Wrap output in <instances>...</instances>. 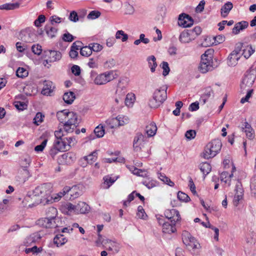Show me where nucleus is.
<instances>
[{
    "label": "nucleus",
    "mask_w": 256,
    "mask_h": 256,
    "mask_svg": "<svg viewBox=\"0 0 256 256\" xmlns=\"http://www.w3.org/2000/svg\"><path fill=\"white\" fill-rule=\"evenodd\" d=\"M177 197L182 202H188L190 200V198L188 194L180 191L178 192Z\"/></svg>",
    "instance_id": "obj_50"
},
{
    "label": "nucleus",
    "mask_w": 256,
    "mask_h": 256,
    "mask_svg": "<svg viewBox=\"0 0 256 256\" xmlns=\"http://www.w3.org/2000/svg\"><path fill=\"white\" fill-rule=\"evenodd\" d=\"M118 178V176L112 178L109 176H105L104 178V184H106V188H108Z\"/></svg>",
    "instance_id": "obj_41"
},
{
    "label": "nucleus",
    "mask_w": 256,
    "mask_h": 256,
    "mask_svg": "<svg viewBox=\"0 0 256 256\" xmlns=\"http://www.w3.org/2000/svg\"><path fill=\"white\" fill-rule=\"evenodd\" d=\"M69 190V186H66L64 188L62 191L56 194H53L52 196L54 202H58L61 198L64 196L66 193L68 192Z\"/></svg>",
    "instance_id": "obj_34"
},
{
    "label": "nucleus",
    "mask_w": 256,
    "mask_h": 256,
    "mask_svg": "<svg viewBox=\"0 0 256 256\" xmlns=\"http://www.w3.org/2000/svg\"><path fill=\"white\" fill-rule=\"evenodd\" d=\"M214 42H212V44L217 45L224 42L225 40V37L223 35H218L215 36H212Z\"/></svg>",
    "instance_id": "obj_51"
},
{
    "label": "nucleus",
    "mask_w": 256,
    "mask_h": 256,
    "mask_svg": "<svg viewBox=\"0 0 256 256\" xmlns=\"http://www.w3.org/2000/svg\"><path fill=\"white\" fill-rule=\"evenodd\" d=\"M88 66L92 68H98V59L94 58H90L89 59L87 64Z\"/></svg>",
    "instance_id": "obj_57"
},
{
    "label": "nucleus",
    "mask_w": 256,
    "mask_h": 256,
    "mask_svg": "<svg viewBox=\"0 0 256 256\" xmlns=\"http://www.w3.org/2000/svg\"><path fill=\"white\" fill-rule=\"evenodd\" d=\"M158 178L165 184L170 186H174V182L163 174H159Z\"/></svg>",
    "instance_id": "obj_44"
},
{
    "label": "nucleus",
    "mask_w": 256,
    "mask_h": 256,
    "mask_svg": "<svg viewBox=\"0 0 256 256\" xmlns=\"http://www.w3.org/2000/svg\"><path fill=\"white\" fill-rule=\"evenodd\" d=\"M76 98L75 94L72 92H66L63 96V100L68 104H71Z\"/></svg>",
    "instance_id": "obj_31"
},
{
    "label": "nucleus",
    "mask_w": 256,
    "mask_h": 256,
    "mask_svg": "<svg viewBox=\"0 0 256 256\" xmlns=\"http://www.w3.org/2000/svg\"><path fill=\"white\" fill-rule=\"evenodd\" d=\"M118 120V127L124 126L128 124L130 122L129 118L126 116L118 115L116 116Z\"/></svg>",
    "instance_id": "obj_38"
},
{
    "label": "nucleus",
    "mask_w": 256,
    "mask_h": 256,
    "mask_svg": "<svg viewBox=\"0 0 256 256\" xmlns=\"http://www.w3.org/2000/svg\"><path fill=\"white\" fill-rule=\"evenodd\" d=\"M162 68L163 70L162 74L164 76H167L170 71L168 64L166 62H163L162 63Z\"/></svg>",
    "instance_id": "obj_63"
},
{
    "label": "nucleus",
    "mask_w": 256,
    "mask_h": 256,
    "mask_svg": "<svg viewBox=\"0 0 256 256\" xmlns=\"http://www.w3.org/2000/svg\"><path fill=\"white\" fill-rule=\"evenodd\" d=\"M241 48L242 46H236L235 50L230 54L227 60L229 66H234L237 64L238 61L242 56Z\"/></svg>",
    "instance_id": "obj_9"
},
{
    "label": "nucleus",
    "mask_w": 256,
    "mask_h": 256,
    "mask_svg": "<svg viewBox=\"0 0 256 256\" xmlns=\"http://www.w3.org/2000/svg\"><path fill=\"white\" fill-rule=\"evenodd\" d=\"M19 36L22 41L26 42H32L36 39L35 30L32 28H27L22 30Z\"/></svg>",
    "instance_id": "obj_7"
},
{
    "label": "nucleus",
    "mask_w": 256,
    "mask_h": 256,
    "mask_svg": "<svg viewBox=\"0 0 256 256\" xmlns=\"http://www.w3.org/2000/svg\"><path fill=\"white\" fill-rule=\"evenodd\" d=\"M147 60L148 61V66L150 68V71L154 72L157 66L156 58L154 56H150L147 58Z\"/></svg>",
    "instance_id": "obj_39"
},
{
    "label": "nucleus",
    "mask_w": 256,
    "mask_h": 256,
    "mask_svg": "<svg viewBox=\"0 0 256 256\" xmlns=\"http://www.w3.org/2000/svg\"><path fill=\"white\" fill-rule=\"evenodd\" d=\"M48 142V140L45 139L43 140L42 144L40 145H38L34 148V150L38 152H42L46 147Z\"/></svg>",
    "instance_id": "obj_60"
},
{
    "label": "nucleus",
    "mask_w": 256,
    "mask_h": 256,
    "mask_svg": "<svg viewBox=\"0 0 256 256\" xmlns=\"http://www.w3.org/2000/svg\"><path fill=\"white\" fill-rule=\"evenodd\" d=\"M105 126L110 128H118V120L116 117L110 118H108L105 122Z\"/></svg>",
    "instance_id": "obj_33"
},
{
    "label": "nucleus",
    "mask_w": 256,
    "mask_h": 256,
    "mask_svg": "<svg viewBox=\"0 0 256 256\" xmlns=\"http://www.w3.org/2000/svg\"><path fill=\"white\" fill-rule=\"evenodd\" d=\"M94 133L97 138L102 137L104 134V126L101 124L96 126L94 130Z\"/></svg>",
    "instance_id": "obj_46"
},
{
    "label": "nucleus",
    "mask_w": 256,
    "mask_h": 256,
    "mask_svg": "<svg viewBox=\"0 0 256 256\" xmlns=\"http://www.w3.org/2000/svg\"><path fill=\"white\" fill-rule=\"evenodd\" d=\"M242 90L244 91V90ZM245 90L247 92V93L245 97L241 98L240 102L242 104H244L246 102H248L250 98L252 96V94L253 93L252 89H247L246 90Z\"/></svg>",
    "instance_id": "obj_52"
},
{
    "label": "nucleus",
    "mask_w": 256,
    "mask_h": 256,
    "mask_svg": "<svg viewBox=\"0 0 256 256\" xmlns=\"http://www.w3.org/2000/svg\"><path fill=\"white\" fill-rule=\"evenodd\" d=\"M32 238V241L35 244L36 242H38L40 241L42 239V236L40 232H36L33 233L30 235Z\"/></svg>",
    "instance_id": "obj_62"
},
{
    "label": "nucleus",
    "mask_w": 256,
    "mask_h": 256,
    "mask_svg": "<svg viewBox=\"0 0 256 256\" xmlns=\"http://www.w3.org/2000/svg\"><path fill=\"white\" fill-rule=\"evenodd\" d=\"M126 92V86L122 83V80H120L118 84V88L116 90V96L124 97Z\"/></svg>",
    "instance_id": "obj_26"
},
{
    "label": "nucleus",
    "mask_w": 256,
    "mask_h": 256,
    "mask_svg": "<svg viewBox=\"0 0 256 256\" xmlns=\"http://www.w3.org/2000/svg\"><path fill=\"white\" fill-rule=\"evenodd\" d=\"M76 159V154L72 152L64 153L58 158V162L62 164L72 163Z\"/></svg>",
    "instance_id": "obj_10"
},
{
    "label": "nucleus",
    "mask_w": 256,
    "mask_h": 256,
    "mask_svg": "<svg viewBox=\"0 0 256 256\" xmlns=\"http://www.w3.org/2000/svg\"><path fill=\"white\" fill-rule=\"evenodd\" d=\"M68 192H70V195L72 198L74 199L82 194V186L78 184L72 187H69Z\"/></svg>",
    "instance_id": "obj_17"
},
{
    "label": "nucleus",
    "mask_w": 256,
    "mask_h": 256,
    "mask_svg": "<svg viewBox=\"0 0 256 256\" xmlns=\"http://www.w3.org/2000/svg\"><path fill=\"white\" fill-rule=\"evenodd\" d=\"M116 64V60L114 58H110L104 63V66L106 68L110 69L114 68Z\"/></svg>",
    "instance_id": "obj_54"
},
{
    "label": "nucleus",
    "mask_w": 256,
    "mask_h": 256,
    "mask_svg": "<svg viewBox=\"0 0 256 256\" xmlns=\"http://www.w3.org/2000/svg\"><path fill=\"white\" fill-rule=\"evenodd\" d=\"M54 145L57 148L58 150H60L61 152L64 151L68 148L65 139H56L54 142Z\"/></svg>",
    "instance_id": "obj_25"
},
{
    "label": "nucleus",
    "mask_w": 256,
    "mask_h": 256,
    "mask_svg": "<svg viewBox=\"0 0 256 256\" xmlns=\"http://www.w3.org/2000/svg\"><path fill=\"white\" fill-rule=\"evenodd\" d=\"M90 210V206L84 202H80L76 204V214H86Z\"/></svg>",
    "instance_id": "obj_23"
},
{
    "label": "nucleus",
    "mask_w": 256,
    "mask_h": 256,
    "mask_svg": "<svg viewBox=\"0 0 256 256\" xmlns=\"http://www.w3.org/2000/svg\"><path fill=\"white\" fill-rule=\"evenodd\" d=\"M52 82L50 81L44 82V88L42 90V94L44 95H48L52 92Z\"/></svg>",
    "instance_id": "obj_30"
},
{
    "label": "nucleus",
    "mask_w": 256,
    "mask_h": 256,
    "mask_svg": "<svg viewBox=\"0 0 256 256\" xmlns=\"http://www.w3.org/2000/svg\"><path fill=\"white\" fill-rule=\"evenodd\" d=\"M44 116L40 112H38L34 118V123L37 126L39 125L42 121Z\"/></svg>",
    "instance_id": "obj_56"
},
{
    "label": "nucleus",
    "mask_w": 256,
    "mask_h": 256,
    "mask_svg": "<svg viewBox=\"0 0 256 256\" xmlns=\"http://www.w3.org/2000/svg\"><path fill=\"white\" fill-rule=\"evenodd\" d=\"M182 240L184 244L188 250H194L198 249L200 247V244L196 238L186 230L183 231L182 233Z\"/></svg>",
    "instance_id": "obj_5"
},
{
    "label": "nucleus",
    "mask_w": 256,
    "mask_h": 256,
    "mask_svg": "<svg viewBox=\"0 0 256 256\" xmlns=\"http://www.w3.org/2000/svg\"><path fill=\"white\" fill-rule=\"evenodd\" d=\"M52 187L50 184H44L37 186L32 192H28L24 198V200L29 202L30 199L34 200L32 203H42L44 204L54 202L52 196L51 195Z\"/></svg>",
    "instance_id": "obj_1"
},
{
    "label": "nucleus",
    "mask_w": 256,
    "mask_h": 256,
    "mask_svg": "<svg viewBox=\"0 0 256 256\" xmlns=\"http://www.w3.org/2000/svg\"><path fill=\"white\" fill-rule=\"evenodd\" d=\"M256 78V76L254 70L247 72L240 84L241 90H246L247 89H251L250 88L254 84Z\"/></svg>",
    "instance_id": "obj_8"
},
{
    "label": "nucleus",
    "mask_w": 256,
    "mask_h": 256,
    "mask_svg": "<svg viewBox=\"0 0 256 256\" xmlns=\"http://www.w3.org/2000/svg\"><path fill=\"white\" fill-rule=\"evenodd\" d=\"M236 46H242V55H243L246 59L249 58L255 52V48H253L252 45L243 46L242 44H239Z\"/></svg>",
    "instance_id": "obj_15"
},
{
    "label": "nucleus",
    "mask_w": 256,
    "mask_h": 256,
    "mask_svg": "<svg viewBox=\"0 0 256 256\" xmlns=\"http://www.w3.org/2000/svg\"><path fill=\"white\" fill-rule=\"evenodd\" d=\"M98 158V152L94 150L87 156H84L83 158L86 161L87 163L92 164Z\"/></svg>",
    "instance_id": "obj_36"
},
{
    "label": "nucleus",
    "mask_w": 256,
    "mask_h": 256,
    "mask_svg": "<svg viewBox=\"0 0 256 256\" xmlns=\"http://www.w3.org/2000/svg\"><path fill=\"white\" fill-rule=\"evenodd\" d=\"M69 112H68L67 110H63L58 112L56 114V116L58 120L61 123L64 124L65 121L66 120V118H67V115Z\"/></svg>",
    "instance_id": "obj_40"
},
{
    "label": "nucleus",
    "mask_w": 256,
    "mask_h": 256,
    "mask_svg": "<svg viewBox=\"0 0 256 256\" xmlns=\"http://www.w3.org/2000/svg\"><path fill=\"white\" fill-rule=\"evenodd\" d=\"M136 100L134 94L132 93H128L126 94L125 98V104L128 107H131L133 106L134 103Z\"/></svg>",
    "instance_id": "obj_37"
},
{
    "label": "nucleus",
    "mask_w": 256,
    "mask_h": 256,
    "mask_svg": "<svg viewBox=\"0 0 256 256\" xmlns=\"http://www.w3.org/2000/svg\"><path fill=\"white\" fill-rule=\"evenodd\" d=\"M200 169L202 174L206 176L211 171V166L208 162H202L200 164Z\"/></svg>",
    "instance_id": "obj_35"
},
{
    "label": "nucleus",
    "mask_w": 256,
    "mask_h": 256,
    "mask_svg": "<svg viewBox=\"0 0 256 256\" xmlns=\"http://www.w3.org/2000/svg\"><path fill=\"white\" fill-rule=\"evenodd\" d=\"M78 116L73 112H70L64 124V128L67 132H72L78 126Z\"/></svg>",
    "instance_id": "obj_6"
},
{
    "label": "nucleus",
    "mask_w": 256,
    "mask_h": 256,
    "mask_svg": "<svg viewBox=\"0 0 256 256\" xmlns=\"http://www.w3.org/2000/svg\"><path fill=\"white\" fill-rule=\"evenodd\" d=\"M67 239L63 234H58L54 238V242L58 247L62 246L67 242Z\"/></svg>",
    "instance_id": "obj_28"
},
{
    "label": "nucleus",
    "mask_w": 256,
    "mask_h": 256,
    "mask_svg": "<svg viewBox=\"0 0 256 256\" xmlns=\"http://www.w3.org/2000/svg\"><path fill=\"white\" fill-rule=\"evenodd\" d=\"M32 50L35 54L40 55L42 52V48L39 44H34L32 46Z\"/></svg>",
    "instance_id": "obj_59"
},
{
    "label": "nucleus",
    "mask_w": 256,
    "mask_h": 256,
    "mask_svg": "<svg viewBox=\"0 0 256 256\" xmlns=\"http://www.w3.org/2000/svg\"><path fill=\"white\" fill-rule=\"evenodd\" d=\"M167 87L163 86L155 90L152 98L149 101V106L152 108H157L167 98Z\"/></svg>",
    "instance_id": "obj_3"
},
{
    "label": "nucleus",
    "mask_w": 256,
    "mask_h": 256,
    "mask_svg": "<svg viewBox=\"0 0 256 256\" xmlns=\"http://www.w3.org/2000/svg\"><path fill=\"white\" fill-rule=\"evenodd\" d=\"M20 4L18 2L16 3H10V4H5L2 5L0 6V9L1 10H14L19 7Z\"/></svg>",
    "instance_id": "obj_43"
},
{
    "label": "nucleus",
    "mask_w": 256,
    "mask_h": 256,
    "mask_svg": "<svg viewBox=\"0 0 256 256\" xmlns=\"http://www.w3.org/2000/svg\"><path fill=\"white\" fill-rule=\"evenodd\" d=\"M176 222L168 221L163 224L162 230L164 233L170 234L176 231Z\"/></svg>",
    "instance_id": "obj_16"
},
{
    "label": "nucleus",
    "mask_w": 256,
    "mask_h": 256,
    "mask_svg": "<svg viewBox=\"0 0 256 256\" xmlns=\"http://www.w3.org/2000/svg\"><path fill=\"white\" fill-rule=\"evenodd\" d=\"M194 24L192 17H178V24L182 28L191 26Z\"/></svg>",
    "instance_id": "obj_19"
},
{
    "label": "nucleus",
    "mask_w": 256,
    "mask_h": 256,
    "mask_svg": "<svg viewBox=\"0 0 256 256\" xmlns=\"http://www.w3.org/2000/svg\"><path fill=\"white\" fill-rule=\"evenodd\" d=\"M14 105L18 110H25L27 108V105L26 103L22 102H14Z\"/></svg>",
    "instance_id": "obj_64"
},
{
    "label": "nucleus",
    "mask_w": 256,
    "mask_h": 256,
    "mask_svg": "<svg viewBox=\"0 0 256 256\" xmlns=\"http://www.w3.org/2000/svg\"><path fill=\"white\" fill-rule=\"evenodd\" d=\"M233 5L230 2H227L221 8V13L223 16H226L228 14L230 11L232 9Z\"/></svg>",
    "instance_id": "obj_42"
},
{
    "label": "nucleus",
    "mask_w": 256,
    "mask_h": 256,
    "mask_svg": "<svg viewBox=\"0 0 256 256\" xmlns=\"http://www.w3.org/2000/svg\"><path fill=\"white\" fill-rule=\"evenodd\" d=\"M242 130L246 133L248 138L250 140L254 138V132L251 126L248 122H245L242 126Z\"/></svg>",
    "instance_id": "obj_22"
},
{
    "label": "nucleus",
    "mask_w": 256,
    "mask_h": 256,
    "mask_svg": "<svg viewBox=\"0 0 256 256\" xmlns=\"http://www.w3.org/2000/svg\"><path fill=\"white\" fill-rule=\"evenodd\" d=\"M104 246L106 249L111 252L112 254H117L120 248L118 243L108 238L106 239V242H104Z\"/></svg>",
    "instance_id": "obj_13"
},
{
    "label": "nucleus",
    "mask_w": 256,
    "mask_h": 256,
    "mask_svg": "<svg viewBox=\"0 0 256 256\" xmlns=\"http://www.w3.org/2000/svg\"><path fill=\"white\" fill-rule=\"evenodd\" d=\"M248 26V23L246 21H241L236 23L232 28V32L234 34H238L240 32L245 30Z\"/></svg>",
    "instance_id": "obj_18"
},
{
    "label": "nucleus",
    "mask_w": 256,
    "mask_h": 256,
    "mask_svg": "<svg viewBox=\"0 0 256 256\" xmlns=\"http://www.w3.org/2000/svg\"><path fill=\"white\" fill-rule=\"evenodd\" d=\"M146 139V137L142 134H136L133 142V146L135 151H139L144 147Z\"/></svg>",
    "instance_id": "obj_11"
},
{
    "label": "nucleus",
    "mask_w": 256,
    "mask_h": 256,
    "mask_svg": "<svg viewBox=\"0 0 256 256\" xmlns=\"http://www.w3.org/2000/svg\"><path fill=\"white\" fill-rule=\"evenodd\" d=\"M58 210L57 209L54 207L48 208L46 210V217L48 218H60L57 216Z\"/></svg>",
    "instance_id": "obj_32"
},
{
    "label": "nucleus",
    "mask_w": 256,
    "mask_h": 256,
    "mask_svg": "<svg viewBox=\"0 0 256 256\" xmlns=\"http://www.w3.org/2000/svg\"><path fill=\"white\" fill-rule=\"evenodd\" d=\"M236 170V167L232 164V170L231 174H230L227 172H224L220 174V180L226 184H228V186L230 185L231 178L233 176V173Z\"/></svg>",
    "instance_id": "obj_21"
},
{
    "label": "nucleus",
    "mask_w": 256,
    "mask_h": 256,
    "mask_svg": "<svg viewBox=\"0 0 256 256\" xmlns=\"http://www.w3.org/2000/svg\"><path fill=\"white\" fill-rule=\"evenodd\" d=\"M80 54L82 56H88L92 54V50L90 48V46H84L80 48Z\"/></svg>",
    "instance_id": "obj_45"
},
{
    "label": "nucleus",
    "mask_w": 256,
    "mask_h": 256,
    "mask_svg": "<svg viewBox=\"0 0 256 256\" xmlns=\"http://www.w3.org/2000/svg\"><path fill=\"white\" fill-rule=\"evenodd\" d=\"M200 71L202 73H206L212 69V60L210 58H201V62L198 66Z\"/></svg>",
    "instance_id": "obj_12"
},
{
    "label": "nucleus",
    "mask_w": 256,
    "mask_h": 256,
    "mask_svg": "<svg viewBox=\"0 0 256 256\" xmlns=\"http://www.w3.org/2000/svg\"><path fill=\"white\" fill-rule=\"evenodd\" d=\"M28 74V71L24 68H18L16 71V74L19 78H24L26 77Z\"/></svg>",
    "instance_id": "obj_47"
},
{
    "label": "nucleus",
    "mask_w": 256,
    "mask_h": 256,
    "mask_svg": "<svg viewBox=\"0 0 256 256\" xmlns=\"http://www.w3.org/2000/svg\"><path fill=\"white\" fill-rule=\"evenodd\" d=\"M190 32L193 36L192 37L194 40L202 32V29L200 26H196L192 30H189Z\"/></svg>",
    "instance_id": "obj_55"
},
{
    "label": "nucleus",
    "mask_w": 256,
    "mask_h": 256,
    "mask_svg": "<svg viewBox=\"0 0 256 256\" xmlns=\"http://www.w3.org/2000/svg\"><path fill=\"white\" fill-rule=\"evenodd\" d=\"M222 144L219 140H214L206 146L203 153V157L206 159L216 156L222 148Z\"/></svg>",
    "instance_id": "obj_4"
},
{
    "label": "nucleus",
    "mask_w": 256,
    "mask_h": 256,
    "mask_svg": "<svg viewBox=\"0 0 256 256\" xmlns=\"http://www.w3.org/2000/svg\"><path fill=\"white\" fill-rule=\"evenodd\" d=\"M164 214L168 221L178 222L180 219L178 211L175 209L166 210H165Z\"/></svg>",
    "instance_id": "obj_14"
},
{
    "label": "nucleus",
    "mask_w": 256,
    "mask_h": 256,
    "mask_svg": "<svg viewBox=\"0 0 256 256\" xmlns=\"http://www.w3.org/2000/svg\"><path fill=\"white\" fill-rule=\"evenodd\" d=\"M48 218L47 217L46 218H40L36 222V224L38 225L42 226L44 228H49L50 226H48Z\"/></svg>",
    "instance_id": "obj_49"
},
{
    "label": "nucleus",
    "mask_w": 256,
    "mask_h": 256,
    "mask_svg": "<svg viewBox=\"0 0 256 256\" xmlns=\"http://www.w3.org/2000/svg\"><path fill=\"white\" fill-rule=\"evenodd\" d=\"M245 242L248 246H252L255 243V239L254 238V235L252 234H248L245 237Z\"/></svg>",
    "instance_id": "obj_53"
},
{
    "label": "nucleus",
    "mask_w": 256,
    "mask_h": 256,
    "mask_svg": "<svg viewBox=\"0 0 256 256\" xmlns=\"http://www.w3.org/2000/svg\"><path fill=\"white\" fill-rule=\"evenodd\" d=\"M192 35L190 32L189 30L182 32L179 36V40L182 43H188L194 40Z\"/></svg>",
    "instance_id": "obj_20"
},
{
    "label": "nucleus",
    "mask_w": 256,
    "mask_h": 256,
    "mask_svg": "<svg viewBox=\"0 0 256 256\" xmlns=\"http://www.w3.org/2000/svg\"><path fill=\"white\" fill-rule=\"evenodd\" d=\"M157 127L155 123L150 122L148 124L145 129V132L147 134L148 137L154 136L156 132Z\"/></svg>",
    "instance_id": "obj_24"
},
{
    "label": "nucleus",
    "mask_w": 256,
    "mask_h": 256,
    "mask_svg": "<svg viewBox=\"0 0 256 256\" xmlns=\"http://www.w3.org/2000/svg\"><path fill=\"white\" fill-rule=\"evenodd\" d=\"M49 61L50 62H54L59 60L62 58V54L58 51L50 50L48 51Z\"/></svg>",
    "instance_id": "obj_27"
},
{
    "label": "nucleus",
    "mask_w": 256,
    "mask_h": 256,
    "mask_svg": "<svg viewBox=\"0 0 256 256\" xmlns=\"http://www.w3.org/2000/svg\"><path fill=\"white\" fill-rule=\"evenodd\" d=\"M40 250H42V248H38L36 246H34L31 248H28L27 247L25 248L24 252L26 254H29L32 252L34 254H36L38 252H40Z\"/></svg>",
    "instance_id": "obj_58"
},
{
    "label": "nucleus",
    "mask_w": 256,
    "mask_h": 256,
    "mask_svg": "<svg viewBox=\"0 0 256 256\" xmlns=\"http://www.w3.org/2000/svg\"><path fill=\"white\" fill-rule=\"evenodd\" d=\"M205 4L206 2L204 0H201L194 8L195 12L197 14L201 13L204 10Z\"/></svg>",
    "instance_id": "obj_61"
},
{
    "label": "nucleus",
    "mask_w": 256,
    "mask_h": 256,
    "mask_svg": "<svg viewBox=\"0 0 256 256\" xmlns=\"http://www.w3.org/2000/svg\"><path fill=\"white\" fill-rule=\"evenodd\" d=\"M116 39H121L122 41L124 42L128 40V36L123 30H120L116 32Z\"/></svg>",
    "instance_id": "obj_48"
},
{
    "label": "nucleus",
    "mask_w": 256,
    "mask_h": 256,
    "mask_svg": "<svg viewBox=\"0 0 256 256\" xmlns=\"http://www.w3.org/2000/svg\"><path fill=\"white\" fill-rule=\"evenodd\" d=\"M48 219L49 228H54L62 226V220L60 218H48Z\"/></svg>",
    "instance_id": "obj_29"
},
{
    "label": "nucleus",
    "mask_w": 256,
    "mask_h": 256,
    "mask_svg": "<svg viewBox=\"0 0 256 256\" xmlns=\"http://www.w3.org/2000/svg\"><path fill=\"white\" fill-rule=\"evenodd\" d=\"M90 76L95 84L103 85L116 78L118 75L113 71L110 70L97 74L94 71H92Z\"/></svg>",
    "instance_id": "obj_2"
}]
</instances>
